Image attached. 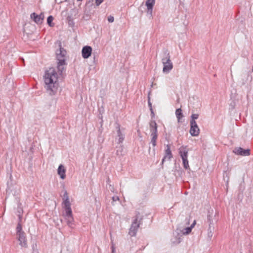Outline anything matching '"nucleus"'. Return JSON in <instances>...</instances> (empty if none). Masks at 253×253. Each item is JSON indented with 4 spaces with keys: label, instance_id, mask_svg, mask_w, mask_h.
<instances>
[{
    "label": "nucleus",
    "instance_id": "nucleus-1",
    "mask_svg": "<svg viewBox=\"0 0 253 253\" xmlns=\"http://www.w3.org/2000/svg\"><path fill=\"white\" fill-rule=\"evenodd\" d=\"M44 88L50 95L54 94L57 90L58 84V74L53 68L47 70L43 76Z\"/></svg>",
    "mask_w": 253,
    "mask_h": 253
},
{
    "label": "nucleus",
    "instance_id": "nucleus-2",
    "mask_svg": "<svg viewBox=\"0 0 253 253\" xmlns=\"http://www.w3.org/2000/svg\"><path fill=\"white\" fill-rule=\"evenodd\" d=\"M170 58L169 53L168 50H165L164 52V57L162 59V63L164 66L163 72L164 73H169L173 68V64Z\"/></svg>",
    "mask_w": 253,
    "mask_h": 253
},
{
    "label": "nucleus",
    "instance_id": "nucleus-3",
    "mask_svg": "<svg viewBox=\"0 0 253 253\" xmlns=\"http://www.w3.org/2000/svg\"><path fill=\"white\" fill-rule=\"evenodd\" d=\"M142 220V217L140 214H137L135 216V218L133 219L129 229L128 233L131 236H135L136 235L138 228L141 224Z\"/></svg>",
    "mask_w": 253,
    "mask_h": 253
},
{
    "label": "nucleus",
    "instance_id": "nucleus-4",
    "mask_svg": "<svg viewBox=\"0 0 253 253\" xmlns=\"http://www.w3.org/2000/svg\"><path fill=\"white\" fill-rule=\"evenodd\" d=\"M179 153L182 160L183 167L185 169H189V162L188 161V150L186 147L182 146L179 149Z\"/></svg>",
    "mask_w": 253,
    "mask_h": 253
},
{
    "label": "nucleus",
    "instance_id": "nucleus-5",
    "mask_svg": "<svg viewBox=\"0 0 253 253\" xmlns=\"http://www.w3.org/2000/svg\"><path fill=\"white\" fill-rule=\"evenodd\" d=\"M200 129L195 121H190V133L192 136H196L199 134Z\"/></svg>",
    "mask_w": 253,
    "mask_h": 253
},
{
    "label": "nucleus",
    "instance_id": "nucleus-6",
    "mask_svg": "<svg viewBox=\"0 0 253 253\" xmlns=\"http://www.w3.org/2000/svg\"><path fill=\"white\" fill-rule=\"evenodd\" d=\"M16 239L19 242L20 246L22 248L27 247V239L25 233L16 235Z\"/></svg>",
    "mask_w": 253,
    "mask_h": 253
},
{
    "label": "nucleus",
    "instance_id": "nucleus-7",
    "mask_svg": "<svg viewBox=\"0 0 253 253\" xmlns=\"http://www.w3.org/2000/svg\"><path fill=\"white\" fill-rule=\"evenodd\" d=\"M234 153L236 155H241L244 156H249L250 155V150L243 149L241 147L235 148L233 151Z\"/></svg>",
    "mask_w": 253,
    "mask_h": 253
},
{
    "label": "nucleus",
    "instance_id": "nucleus-8",
    "mask_svg": "<svg viewBox=\"0 0 253 253\" xmlns=\"http://www.w3.org/2000/svg\"><path fill=\"white\" fill-rule=\"evenodd\" d=\"M31 18L35 23L39 24L42 23L44 18V15L43 13H41L40 14L38 15L36 13L33 12L31 14Z\"/></svg>",
    "mask_w": 253,
    "mask_h": 253
},
{
    "label": "nucleus",
    "instance_id": "nucleus-9",
    "mask_svg": "<svg viewBox=\"0 0 253 253\" xmlns=\"http://www.w3.org/2000/svg\"><path fill=\"white\" fill-rule=\"evenodd\" d=\"M155 3V0H147L145 5L147 6V12L152 17L153 8Z\"/></svg>",
    "mask_w": 253,
    "mask_h": 253
},
{
    "label": "nucleus",
    "instance_id": "nucleus-10",
    "mask_svg": "<svg viewBox=\"0 0 253 253\" xmlns=\"http://www.w3.org/2000/svg\"><path fill=\"white\" fill-rule=\"evenodd\" d=\"M92 48L90 46H84L82 50V56L84 58H88L91 54Z\"/></svg>",
    "mask_w": 253,
    "mask_h": 253
},
{
    "label": "nucleus",
    "instance_id": "nucleus-11",
    "mask_svg": "<svg viewBox=\"0 0 253 253\" xmlns=\"http://www.w3.org/2000/svg\"><path fill=\"white\" fill-rule=\"evenodd\" d=\"M150 130L151 132V135H158V126L156 122L154 120H151L149 123Z\"/></svg>",
    "mask_w": 253,
    "mask_h": 253
},
{
    "label": "nucleus",
    "instance_id": "nucleus-12",
    "mask_svg": "<svg viewBox=\"0 0 253 253\" xmlns=\"http://www.w3.org/2000/svg\"><path fill=\"white\" fill-rule=\"evenodd\" d=\"M56 58L58 61H60L61 60H65V56L66 54V50L60 46L59 49L57 50L56 52Z\"/></svg>",
    "mask_w": 253,
    "mask_h": 253
},
{
    "label": "nucleus",
    "instance_id": "nucleus-13",
    "mask_svg": "<svg viewBox=\"0 0 253 253\" xmlns=\"http://www.w3.org/2000/svg\"><path fill=\"white\" fill-rule=\"evenodd\" d=\"M216 214V212H214L212 210L211 211H209L208 215V221L209 223V225H213L214 220H215L214 218Z\"/></svg>",
    "mask_w": 253,
    "mask_h": 253
},
{
    "label": "nucleus",
    "instance_id": "nucleus-14",
    "mask_svg": "<svg viewBox=\"0 0 253 253\" xmlns=\"http://www.w3.org/2000/svg\"><path fill=\"white\" fill-rule=\"evenodd\" d=\"M64 216L68 226L70 227H73L72 226L74 224V218L72 215V211H71V212L69 214H68L67 212H65Z\"/></svg>",
    "mask_w": 253,
    "mask_h": 253
},
{
    "label": "nucleus",
    "instance_id": "nucleus-15",
    "mask_svg": "<svg viewBox=\"0 0 253 253\" xmlns=\"http://www.w3.org/2000/svg\"><path fill=\"white\" fill-rule=\"evenodd\" d=\"M172 157V153H171V150H170V146L168 145L167 146V149L165 150V156L164 157V158H163V159L162 160V164H163L164 161L166 159H168V160H170V159Z\"/></svg>",
    "mask_w": 253,
    "mask_h": 253
},
{
    "label": "nucleus",
    "instance_id": "nucleus-16",
    "mask_svg": "<svg viewBox=\"0 0 253 253\" xmlns=\"http://www.w3.org/2000/svg\"><path fill=\"white\" fill-rule=\"evenodd\" d=\"M117 137L118 138V143L121 144L122 143L124 139H125V135L123 134L120 128V126L118 125L117 127Z\"/></svg>",
    "mask_w": 253,
    "mask_h": 253
},
{
    "label": "nucleus",
    "instance_id": "nucleus-17",
    "mask_svg": "<svg viewBox=\"0 0 253 253\" xmlns=\"http://www.w3.org/2000/svg\"><path fill=\"white\" fill-rule=\"evenodd\" d=\"M65 61L61 60L57 63V69L59 74L62 75L65 70Z\"/></svg>",
    "mask_w": 253,
    "mask_h": 253
},
{
    "label": "nucleus",
    "instance_id": "nucleus-18",
    "mask_svg": "<svg viewBox=\"0 0 253 253\" xmlns=\"http://www.w3.org/2000/svg\"><path fill=\"white\" fill-rule=\"evenodd\" d=\"M63 204L65 211L67 212L68 214L70 213L72 210L71 208V204L69 200H63Z\"/></svg>",
    "mask_w": 253,
    "mask_h": 253
},
{
    "label": "nucleus",
    "instance_id": "nucleus-19",
    "mask_svg": "<svg viewBox=\"0 0 253 253\" xmlns=\"http://www.w3.org/2000/svg\"><path fill=\"white\" fill-rule=\"evenodd\" d=\"M65 171H66V170H65L64 166L62 165H60L58 168L57 172H58V174L60 175V178L62 179H64L65 178V177H66Z\"/></svg>",
    "mask_w": 253,
    "mask_h": 253
},
{
    "label": "nucleus",
    "instance_id": "nucleus-20",
    "mask_svg": "<svg viewBox=\"0 0 253 253\" xmlns=\"http://www.w3.org/2000/svg\"><path fill=\"white\" fill-rule=\"evenodd\" d=\"M214 226L213 225H209V229H208V237L211 239L213 234V231H214Z\"/></svg>",
    "mask_w": 253,
    "mask_h": 253
},
{
    "label": "nucleus",
    "instance_id": "nucleus-21",
    "mask_svg": "<svg viewBox=\"0 0 253 253\" xmlns=\"http://www.w3.org/2000/svg\"><path fill=\"white\" fill-rule=\"evenodd\" d=\"M175 114L178 121L180 122V119L183 117L182 113V110L180 108L177 109L175 111Z\"/></svg>",
    "mask_w": 253,
    "mask_h": 253
},
{
    "label": "nucleus",
    "instance_id": "nucleus-22",
    "mask_svg": "<svg viewBox=\"0 0 253 253\" xmlns=\"http://www.w3.org/2000/svg\"><path fill=\"white\" fill-rule=\"evenodd\" d=\"M151 136H152L151 142L152 143L153 146L154 147H155L156 145L158 135H151Z\"/></svg>",
    "mask_w": 253,
    "mask_h": 253
},
{
    "label": "nucleus",
    "instance_id": "nucleus-23",
    "mask_svg": "<svg viewBox=\"0 0 253 253\" xmlns=\"http://www.w3.org/2000/svg\"><path fill=\"white\" fill-rule=\"evenodd\" d=\"M16 235L20 234L22 233H25L22 229L21 225L20 223H18L16 227Z\"/></svg>",
    "mask_w": 253,
    "mask_h": 253
},
{
    "label": "nucleus",
    "instance_id": "nucleus-24",
    "mask_svg": "<svg viewBox=\"0 0 253 253\" xmlns=\"http://www.w3.org/2000/svg\"><path fill=\"white\" fill-rule=\"evenodd\" d=\"M192 229L190 227H186L183 229L182 231V234L183 235H187L189 234L191 232Z\"/></svg>",
    "mask_w": 253,
    "mask_h": 253
},
{
    "label": "nucleus",
    "instance_id": "nucleus-25",
    "mask_svg": "<svg viewBox=\"0 0 253 253\" xmlns=\"http://www.w3.org/2000/svg\"><path fill=\"white\" fill-rule=\"evenodd\" d=\"M53 20V17L51 15L49 16L47 19V24L51 27L53 26V24H52V22Z\"/></svg>",
    "mask_w": 253,
    "mask_h": 253
},
{
    "label": "nucleus",
    "instance_id": "nucleus-26",
    "mask_svg": "<svg viewBox=\"0 0 253 253\" xmlns=\"http://www.w3.org/2000/svg\"><path fill=\"white\" fill-rule=\"evenodd\" d=\"M69 200V197H68V193L65 190L64 191V194H63V200Z\"/></svg>",
    "mask_w": 253,
    "mask_h": 253
},
{
    "label": "nucleus",
    "instance_id": "nucleus-27",
    "mask_svg": "<svg viewBox=\"0 0 253 253\" xmlns=\"http://www.w3.org/2000/svg\"><path fill=\"white\" fill-rule=\"evenodd\" d=\"M199 117V115L198 114H193L191 115V121H195L196 119H197Z\"/></svg>",
    "mask_w": 253,
    "mask_h": 253
},
{
    "label": "nucleus",
    "instance_id": "nucleus-28",
    "mask_svg": "<svg viewBox=\"0 0 253 253\" xmlns=\"http://www.w3.org/2000/svg\"><path fill=\"white\" fill-rule=\"evenodd\" d=\"M123 145H121L120 147V149L121 150H117L116 153H117V155H122V151L123 150Z\"/></svg>",
    "mask_w": 253,
    "mask_h": 253
},
{
    "label": "nucleus",
    "instance_id": "nucleus-29",
    "mask_svg": "<svg viewBox=\"0 0 253 253\" xmlns=\"http://www.w3.org/2000/svg\"><path fill=\"white\" fill-rule=\"evenodd\" d=\"M114 17L110 15L109 16H108V21L110 22V23H112L114 21Z\"/></svg>",
    "mask_w": 253,
    "mask_h": 253
},
{
    "label": "nucleus",
    "instance_id": "nucleus-30",
    "mask_svg": "<svg viewBox=\"0 0 253 253\" xmlns=\"http://www.w3.org/2000/svg\"><path fill=\"white\" fill-rule=\"evenodd\" d=\"M103 0H96V1H95L96 5L97 6L99 5L103 1Z\"/></svg>",
    "mask_w": 253,
    "mask_h": 253
},
{
    "label": "nucleus",
    "instance_id": "nucleus-31",
    "mask_svg": "<svg viewBox=\"0 0 253 253\" xmlns=\"http://www.w3.org/2000/svg\"><path fill=\"white\" fill-rule=\"evenodd\" d=\"M112 253H115V247L114 244L112 242Z\"/></svg>",
    "mask_w": 253,
    "mask_h": 253
},
{
    "label": "nucleus",
    "instance_id": "nucleus-32",
    "mask_svg": "<svg viewBox=\"0 0 253 253\" xmlns=\"http://www.w3.org/2000/svg\"><path fill=\"white\" fill-rule=\"evenodd\" d=\"M68 0H55V2L58 4L61 3L64 1H67Z\"/></svg>",
    "mask_w": 253,
    "mask_h": 253
},
{
    "label": "nucleus",
    "instance_id": "nucleus-33",
    "mask_svg": "<svg viewBox=\"0 0 253 253\" xmlns=\"http://www.w3.org/2000/svg\"><path fill=\"white\" fill-rule=\"evenodd\" d=\"M112 200H113V201L114 202V201H119V198L118 196H114V197H112Z\"/></svg>",
    "mask_w": 253,
    "mask_h": 253
},
{
    "label": "nucleus",
    "instance_id": "nucleus-34",
    "mask_svg": "<svg viewBox=\"0 0 253 253\" xmlns=\"http://www.w3.org/2000/svg\"><path fill=\"white\" fill-rule=\"evenodd\" d=\"M151 118H153L155 116L154 112L152 108H150Z\"/></svg>",
    "mask_w": 253,
    "mask_h": 253
},
{
    "label": "nucleus",
    "instance_id": "nucleus-35",
    "mask_svg": "<svg viewBox=\"0 0 253 253\" xmlns=\"http://www.w3.org/2000/svg\"><path fill=\"white\" fill-rule=\"evenodd\" d=\"M150 97L148 96V105H149V106L150 107V108H152V104H151V103L150 101Z\"/></svg>",
    "mask_w": 253,
    "mask_h": 253
},
{
    "label": "nucleus",
    "instance_id": "nucleus-36",
    "mask_svg": "<svg viewBox=\"0 0 253 253\" xmlns=\"http://www.w3.org/2000/svg\"><path fill=\"white\" fill-rule=\"evenodd\" d=\"M195 224H196V221H195V220H194V222H193V223L192 224V225L190 226V228H191V229H192V228L194 227V226H195Z\"/></svg>",
    "mask_w": 253,
    "mask_h": 253
},
{
    "label": "nucleus",
    "instance_id": "nucleus-37",
    "mask_svg": "<svg viewBox=\"0 0 253 253\" xmlns=\"http://www.w3.org/2000/svg\"><path fill=\"white\" fill-rule=\"evenodd\" d=\"M180 242V241L179 239H178V240H177V241H176V243H177V244H178V243H179Z\"/></svg>",
    "mask_w": 253,
    "mask_h": 253
},
{
    "label": "nucleus",
    "instance_id": "nucleus-38",
    "mask_svg": "<svg viewBox=\"0 0 253 253\" xmlns=\"http://www.w3.org/2000/svg\"><path fill=\"white\" fill-rule=\"evenodd\" d=\"M177 231H178V230H175V232L178 233V232H177Z\"/></svg>",
    "mask_w": 253,
    "mask_h": 253
}]
</instances>
